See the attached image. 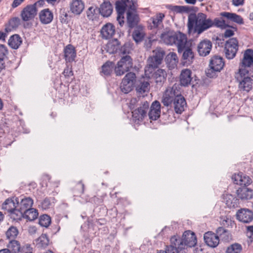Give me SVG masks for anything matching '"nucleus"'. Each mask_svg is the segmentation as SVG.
I'll list each match as a JSON object with an SVG mask.
<instances>
[{"mask_svg": "<svg viewBox=\"0 0 253 253\" xmlns=\"http://www.w3.org/2000/svg\"><path fill=\"white\" fill-rule=\"evenodd\" d=\"M166 7L175 13H182L188 11V7L186 6L168 5Z\"/></svg>", "mask_w": 253, "mask_h": 253, "instance_id": "50", "label": "nucleus"}, {"mask_svg": "<svg viewBox=\"0 0 253 253\" xmlns=\"http://www.w3.org/2000/svg\"><path fill=\"white\" fill-rule=\"evenodd\" d=\"M160 103L158 101H155L152 103L150 111L148 113L149 119L151 120H157L160 117Z\"/></svg>", "mask_w": 253, "mask_h": 253, "instance_id": "22", "label": "nucleus"}, {"mask_svg": "<svg viewBox=\"0 0 253 253\" xmlns=\"http://www.w3.org/2000/svg\"><path fill=\"white\" fill-rule=\"evenodd\" d=\"M59 19L62 23H67L68 14L65 10H61L60 12Z\"/></svg>", "mask_w": 253, "mask_h": 253, "instance_id": "55", "label": "nucleus"}, {"mask_svg": "<svg viewBox=\"0 0 253 253\" xmlns=\"http://www.w3.org/2000/svg\"><path fill=\"white\" fill-rule=\"evenodd\" d=\"M194 59V54L192 50L187 48H186L182 55V63L184 66H188L191 65Z\"/></svg>", "mask_w": 253, "mask_h": 253, "instance_id": "34", "label": "nucleus"}, {"mask_svg": "<svg viewBox=\"0 0 253 253\" xmlns=\"http://www.w3.org/2000/svg\"><path fill=\"white\" fill-rule=\"evenodd\" d=\"M237 29L233 27H231L230 29H226L224 33V37L225 38H229L234 35V32L236 31Z\"/></svg>", "mask_w": 253, "mask_h": 253, "instance_id": "58", "label": "nucleus"}, {"mask_svg": "<svg viewBox=\"0 0 253 253\" xmlns=\"http://www.w3.org/2000/svg\"><path fill=\"white\" fill-rule=\"evenodd\" d=\"M245 0H232V3L235 6H242L244 4Z\"/></svg>", "mask_w": 253, "mask_h": 253, "instance_id": "62", "label": "nucleus"}, {"mask_svg": "<svg viewBox=\"0 0 253 253\" xmlns=\"http://www.w3.org/2000/svg\"><path fill=\"white\" fill-rule=\"evenodd\" d=\"M175 32H168L162 34L161 39L167 44L172 45L175 42L174 39Z\"/></svg>", "mask_w": 253, "mask_h": 253, "instance_id": "40", "label": "nucleus"}, {"mask_svg": "<svg viewBox=\"0 0 253 253\" xmlns=\"http://www.w3.org/2000/svg\"><path fill=\"white\" fill-rule=\"evenodd\" d=\"M33 200L29 197L22 196L18 200V207L24 212L32 208L33 205Z\"/></svg>", "mask_w": 253, "mask_h": 253, "instance_id": "27", "label": "nucleus"}, {"mask_svg": "<svg viewBox=\"0 0 253 253\" xmlns=\"http://www.w3.org/2000/svg\"><path fill=\"white\" fill-rule=\"evenodd\" d=\"M236 216L242 222L250 223L253 220V212L247 209H242L237 212Z\"/></svg>", "mask_w": 253, "mask_h": 253, "instance_id": "17", "label": "nucleus"}, {"mask_svg": "<svg viewBox=\"0 0 253 253\" xmlns=\"http://www.w3.org/2000/svg\"><path fill=\"white\" fill-rule=\"evenodd\" d=\"M232 178L234 183L238 185L246 186L250 184L252 182V180L249 176L241 172L235 174Z\"/></svg>", "mask_w": 253, "mask_h": 253, "instance_id": "25", "label": "nucleus"}, {"mask_svg": "<svg viewBox=\"0 0 253 253\" xmlns=\"http://www.w3.org/2000/svg\"><path fill=\"white\" fill-rule=\"evenodd\" d=\"M22 43L21 38L18 35L11 36L8 40V45L13 49H17Z\"/></svg>", "mask_w": 253, "mask_h": 253, "instance_id": "43", "label": "nucleus"}, {"mask_svg": "<svg viewBox=\"0 0 253 253\" xmlns=\"http://www.w3.org/2000/svg\"><path fill=\"white\" fill-rule=\"evenodd\" d=\"M136 81V75L134 73L129 72L127 73L122 80L120 88L122 92L128 93L131 91Z\"/></svg>", "mask_w": 253, "mask_h": 253, "instance_id": "9", "label": "nucleus"}, {"mask_svg": "<svg viewBox=\"0 0 253 253\" xmlns=\"http://www.w3.org/2000/svg\"><path fill=\"white\" fill-rule=\"evenodd\" d=\"M225 63L223 58L218 55H214L210 60L209 68L206 71L207 77L213 78L216 76V72H220L224 67Z\"/></svg>", "mask_w": 253, "mask_h": 253, "instance_id": "5", "label": "nucleus"}, {"mask_svg": "<svg viewBox=\"0 0 253 253\" xmlns=\"http://www.w3.org/2000/svg\"><path fill=\"white\" fill-rule=\"evenodd\" d=\"M153 55L148 59L147 62L151 66L157 68L162 63L165 55V52L161 48L153 50Z\"/></svg>", "mask_w": 253, "mask_h": 253, "instance_id": "15", "label": "nucleus"}, {"mask_svg": "<svg viewBox=\"0 0 253 253\" xmlns=\"http://www.w3.org/2000/svg\"><path fill=\"white\" fill-rule=\"evenodd\" d=\"M51 223V218L47 214H43L40 216L39 219V224L41 226L47 227Z\"/></svg>", "mask_w": 253, "mask_h": 253, "instance_id": "51", "label": "nucleus"}, {"mask_svg": "<svg viewBox=\"0 0 253 253\" xmlns=\"http://www.w3.org/2000/svg\"><path fill=\"white\" fill-rule=\"evenodd\" d=\"M145 36L143 28L139 26L136 28L132 34L134 40L136 42H141Z\"/></svg>", "mask_w": 253, "mask_h": 253, "instance_id": "41", "label": "nucleus"}, {"mask_svg": "<svg viewBox=\"0 0 253 253\" xmlns=\"http://www.w3.org/2000/svg\"><path fill=\"white\" fill-rule=\"evenodd\" d=\"M18 234V230L16 227L13 226L10 227L6 232V237L9 239L15 238L17 236Z\"/></svg>", "mask_w": 253, "mask_h": 253, "instance_id": "53", "label": "nucleus"}, {"mask_svg": "<svg viewBox=\"0 0 253 253\" xmlns=\"http://www.w3.org/2000/svg\"><path fill=\"white\" fill-rule=\"evenodd\" d=\"M166 61L169 68H174L178 62V58L176 54L173 52L169 53L166 57Z\"/></svg>", "mask_w": 253, "mask_h": 253, "instance_id": "39", "label": "nucleus"}, {"mask_svg": "<svg viewBox=\"0 0 253 253\" xmlns=\"http://www.w3.org/2000/svg\"><path fill=\"white\" fill-rule=\"evenodd\" d=\"M215 26L221 29H226V28L229 27V26L227 24L225 21L223 19H219V18H215L212 20V27Z\"/></svg>", "mask_w": 253, "mask_h": 253, "instance_id": "49", "label": "nucleus"}, {"mask_svg": "<svg viewBox=\"0 0 253 253\" xmlns=\"http://www.w3.org/2000/svg\"><path fill=\"white\" fill-rule=\"evenodd\" d=\"M249 70L238 69L235 73V78L239 83V88L243 91H250L253 88V80L249 77Z\"/></svg>", "mask_w": 253, "mask_h": 253, "instance_id": "3", "label": "nucleus"}, {"mask_svg": "<svg viewBox=\"0 0 253 253\" xmlns=\"http://www.w3.org/2000/svg\"><path fill=\"white\" fill-rule=\"evenodd\" d=\"M239 49V42L236 38H232L225 43L224 52L225 57L229 60L234 58Z\"/></svg>", "mask_w": 253, "mask_h": 253, "instance_id": "7", "label": "nucleus"}, {"mask_svg": "<svg viewBox=\"0 0 253 253\" xmlns=\"http://www.w3.org/2000/svg\"><path fill=\"white\" fill-rule=\"evenodd\" d=\"M63 74L65 76H72L73 75V72L68 67H67L64 70Z\"/></svg>", "mask_w": 253, "mask_h": 253, "instance_id": "64", "label": "nucleus"}, {"mask_svg": "<svg viewBox=\"0 0 253 253\" xmlns=\"http://www.w3.org/2000/svg\"><path fill=\"white\" fill-rule=\"evenodd\" d=\"M137 102V100L136 98H132L129 103V107L130 109H133L135 104Z\"/></svg>", "mask_w": 253, "mask_h": 253, "instance_id": "63", "label": "nucleus"}, {"mask_svg": "<svg viewBox=\"0 0 253 253\" xmlns=\"http://www.w3.org/2000/svg\"><path fill=\"white\" fill-rule=\"evenodd\" d=\"M212 43L208 40L201 41L198 45V51L200 55L206 56L208 55L211 50Z\"/></svg>", "mask_w": 253, "mask_h": 253, "instance_id": "20", "label": "nucleus"}, {"mask_svg": "<svg viewBox=\"0 0 253 253\" xmlns=\"http://www.w3.org/2000/svg\"><path fill=\"white\" fill-rule=\"evenodd\" d=\"M174 109L176 113L181 114L187 107L186 100L183 96L179 95L174 99Z\"/></svg>", "mask_w": 253, "mask_h": 253, "instance_id": "24", "label": "nucleus"}, {"mask_svg": "<svg viewBox=\"0 0 253 253\" xmlns=\"http://www.w3.org/2000/svg\"><path fill=\"white\" fill-rule=\"evenodd\" d=\"M170 250L172 253H178L185 246L194 247L197 244V238L195 233L190 231H185L182 238L174 236L170 239Z\"/></svg>", "mask_w": 253, "mask_h": 253, "instance_id": "2", "label": "nucleus"}, {"mask_svg": "<svg viewBox=\"0 0 253 253\" xmlns=\"http://www.w3.org/2000/svg\"><path fill=\"white\" fill-rule=\"evenodd\" d=\"M204 240L206 244L211 248H215L219 243L218 236L215 233L209 231L204 234Z\"/></svg>", "mask_w": 253, "mask_h": 253, "instance_id": "18", "label": "nucleus"}, {"mask_svg": "<svg viewBox=\"0 0 253 253\" xmlns=\"http://www.w3.org/2000/svg\"><path fill=\"white\" fill-rule=\"evenodd\" d=\"M125 2V9L126 12L127 23L130 28H133L138 22L139 18L133 0H123Z\"/></svg>", "mask_w": 253, "mask_h": 253, "instance_id": "4", "label": "nucleus"}, {"mask_svg": "<svg viewBox=\"0 0 253 253\" xmlns=\"http://www.w3.org/2000/svg\"><path fill=\"white\" fill-rule=\"evenodd\" d=\"M220 15L239 24L244 23V21L242 17L236 13L229 12H222L220 13Z\"/></svg>", "mask_w": 253, "mask_h": 253, "instance_id": "36", "label": "nucleus"}, {"mask_svg": "<svg viewBox=\"0 0 253 253\" xmlns=\"http://www.w3.org/2000/svg\"><path fill=\"white\" fill-rule=\"evenodd\" d=\"M153 55L148 59L147 62L151 66L157 68L162 63L165 55V52L161 48L153 50Z\"/></svg>", "mask_w": 253, "mask_h": 253, "instance_id": "14", "label": "nucleus"}, {"mask_svg": "<svg viewBox=\"0 0 253 253\" xmlns=\"http://www.w3.org/2000/svg\"><path fill=\"white\" fill-rule=\"evenodd\" d=\"M96 9L93 6L89 7L86 11V16L89 20H93L95 18Z\"/></svg>", "mask_w": 253, "mask_h": 253, "instance_id": "54", "label": "nucleus"}, {"mask_svg": "<svg viewBox=\"0 0 253 253\" xmlns=\"http://www.w3.org/2000/svg\"><path fill=\"white\" fill-rule=\"evenodd\" d=\"M36 245L38 248H45L49 244V240L47 236L42 234L36 240Z\"/></svg>", "mask_w": 253, "mask_h": 253, "instance_id": "47", "label": "nucleus"}, {"mask_svg": "<svg viewBox=\"0 0 253 253\" xmlns=\"http://www.w3.org/2000/svg\"><path fill=\"white\" fill-rule=\"evenodd\" d=\"M179 84H174L171 87H168L163 95L162 103L165 106H169L174 101V99L181 95Z\"/></svg>", "mask_w": 253, "mask_h": 253, "instance_id": "6", "label": "nucleus"}, {"mask_svg": "<svg viewBox=\"0 0 253 253\" xmlns=\"http://www.w3.org/2000/svg\"><path fill=\"white\" fill-rule=\"evenodd\" d=\"M223 202L230 208H235L238 206V200L233 195L229 194L223 195Z\"/></svg>", "mask_w": 253, "mask_h": 253, "instance_id": "35", "label": "nucleus"}, {"mask_svg": "<svg viewBox=\"0 0 253 253\" xmlns=\"http://www.w3.org/2000/svg\"><path fill=\"white\" fill-rule=\"evenodd\" d=\"M253 65V50L246 49L243 54V58L239 63V69L248 70V68Z\"/></svg>", "mask_w": 253, "mask_h": 253, "instance_id": "12", "label": "nucleus"}, {"mask_svg": "<svg viewBox=\"0 0 253 253\" xmlns=\"http://www.w3.org/2000/svg\"><path fill=\"white\" fill-rule=\"evenodd\" d=\"M165 17V14L163 13H157L150 19V26L151 29L160 27L163 25V21Z\"/></svg>", "mask_w": 253, "mask_h": 253, "instance_id": "26", "label": "nucleus"}, {"mask_svg": "<svg viewBox=\"0 0 253 253\" xmlns=\"http://www.w3.org/2000/svg\"><path fill=\"white\" fill-rule=\"evenodd\" d=\"M156 68L155 67L151 66L150 64L148 62L147 65L145 68V74L146 76H149L151 74L154 69Z\"/></svg>", "mask_w": 253, "mask_h": 253, "instance_id": "60", "label": "nucleus"}, {"mask_svg": "<svg viewBox=\"0 0 253 253\" xmlns=\"http://www.w3.org/2000/svg\"><path fill=\"white\" fill-rule=\"evenodd\" d=\"M8 53L6 47L3 44H0V59H4Z\"/></svg>", "mask_w": 253, "mask_h": 253, "instance_id": "57", "label": "nucleus"}, {"mask_svg": "<svg viewBox=\"0 0 253 253\" xmlns=\"http://www.w3.org/2000/svg\"><path fill=\"white\" fill-rule=\"evenodd\" d=\"M115 33V27L111 23L105 24L100 30V34L103 39H108L112 38Z\"/></svg>", "mask_w": 253, "mask_h": 253, "instance_id": "21", "label": "nucleus"}, {"mask_svg": "<svg viewBox=\"0 0 253 253\" xmlns=\"http://www.w3.org/2000/svg\"><path fill=\"white\" fill-rule=\"evenodd\" d=\"M113 12V6L109 1H104L99 8V12L103 17L110 16Z\"/></svg>", "mask_w": 253, "mask_h": 253, "instance_id": "33", "label": "nucleus"}, {"mask_svg": "<svg viewBox=\"0 0 253 253\" xmlns=\"http://www.w3.org/2000/svg\"><path fill=\"white\" fill-rule=\"evenodd\" d=\"M247 234L248 237L251 239V241H253V225L247 227Z\"/></svg>", "mask_w": 253, "mask_h": 253, "instance_id": "61", "label": "nucleus"}, {"mask_svg": "<svg viewBox=\"0 0 253 253\" xmlns=\"http://www.w3.org/2000/svg\"><path fill=\"white\" fill-rule=\"evenodd\" d=\"M37 3L27 5L21 12V17L24 21H29L33 19L37 14Z\"/></svg>", "mask_w": 253, "mask_h": 253, "instance_id": "11", "label": "nucleus"}, {"mask_svg": "<svg viewBox=\"0 0 253 253\" xmlns=\"http://www.w3.org/2000/svg\"><path fill=\"white\" fill-rule=\"evenodd\" d=\"M9 215L13 220H20L22 218H24V211L21 210L19 208L18 209H14L12 211L9 212Z\"/></svg>", "mask_w": 253, "mask_h": 253, "instance_id": "45", "label": "nucleus"}, {"mask_svg": "<svg viewBox=\"0 0 253 253\" xmlns=\"http://www.w3.org/2000/svg\"><path fill=\"white\" fill-rule=\"evenodd\" d=\"M131 47L129 43H125L120 49V53L126 54L129 53Z\"/></svg>", "mask_w": 253, "mask_h": 253, "instance_id": "56", "label": "nucleus"}, {"mask_svg": "<svg viewBox=\"0 0 253 253\" xmlns=\"http://www.w3.org/2000/svg\"><path fill=\"white\" fill-rule=\"evenodd\" d=\"M39 18L42 24H47L52 21L53 14L48 8H45L41 10L39 13Z\"/></svg>", "mask_w": 253, "mask_h": 253, "instance_id": "29", "label": "nucleus"}, {"mask_svg": "<svg viewBox=\"0 0 253 253\" xmlns=\"http://www.w3.org/2000/svg\"><path fill=\"white\" fill-rule=\"evenodd\" d=\"M174 39V44L177 45L178 52H182L187 42L186 35L180 32H175Z\"/></svg>", "mask_w": 253, "mask_h": 253, "instance_id": "19", "label": "nucleus"}, {"mask_svg": "<svg viewBox=\"0 0 253 253\" xmlns=\"http://www.w3.org/2000/svg\"><path fill=\"white\" fill-rule=\"evenodd\" d=\"M238 197L242 200H249L252 198L253 191L247 187L240 188L237 190Z\"/></svg>", "mask_w": 253, "mask_h": 253, "instance_id": "37", "label": "nucleus"}, {"mask_svg": "<svg viewBox=\"0 0 253 253\" xmlns=\"http://www.w3.org/2000/svg\"><path fill=\"white\" fill-rule=\"evenodd\" d=\"M24 218L30 221L36 219L38 216V211L32 208L24 211Z\"/></svg>", "mask_w": 253, "mask_h": 253, "instance_id": "46", "label": "nucleus"}, {"mask_svg": "<svg viewBox=\"0 0 253 253\" xmlns=\"http://www.w3.org/2000/svg\"><path fill=\"white\" fill-rule=\"evenodd\" d=\"M242 247L239 244H234L227 248L226 253H240L242 251Z\"/></svg>", "mask_w": 253, "mask_h": 253, "instance_id": "52", "label": "nucleus"}, {"mask_svg": "<svg viewBox=\"0 0 253 253\" xmlns=\"http://www.w3.org/2000/svg\"><path fill=\"white\" fill-rule=\"evenodd\" d=\"M18 198L14 197L8 198L2 204V209L9 213L18 206Z\"/></svg>", "mask_w": 253, "mask_h": 253, "instance_id": "30", "label": "nucleus"}, {"mask_svg": "<svg viewBox=\"0 0 253 253\" xmlns=\"http://www.w3.org/2000/svg\"><path fill=\"white\" fill-rule=\"evenodd\" d=\"M120 44L117 39L109 41L105 45V49L110 54H113L117 52L120 49Z\"/></svg>", "mask_w": 253, "mask_h": 253, "instance_id": "38", "label": "nucleus"}, {"mask_svg": "<svg viewBox=\"0 0 253 253\" xmlns=\"http://www.w3.org/2000/svg\"><path fill=\"white\" fill-rule=\"evenodd\" d=\"M192 72L189 69H186L181 71L180 75V83L181 85L186 86L190 84L191 80Z\"/></svg>", "mask_w": 253, "mask_h": 253, "instance_id": "31", "label": "nucleus"}, {"mask_svg": "<svg viewBox=\"0 0 253 253\" xmlns=\"http://www.w3.org/2000/svg\"><path fill=\"white\" fill-rule=\"evenodd\" d=\"M150 89V84L147 81L140 82L136 87V90L139 94H142L149 91Z\"/></svg>", "mask_w": 253, "mask_h": 253, "instance_id": "48", "label": "nucleus"}, {"mask_svg": "<svg viewBox=\"0 0 253 253\" xmlns=\"http://www.w3.org/2000/svg\"><path fill=\"white\" fill-rule=\"evenodd\" d=\"M149 106L147 101L144 102L141 106L132 112V120L136 124H140L146 116V113Z\"/></svg>", "mask_w": 253, "mask_h": 253, "instance_id": "10", "label": "nucleus"}, {"mask_svg": "<svg viewBox=\"0 0 253 253\" xmlns=\"http://www.w3.org/2000/svg\"><path fill=\"white\" fill-rule=\"evenodd\" d=\"M212 20L207 18L203 13L191 14L188 16L187 27L189 34H197L200 35L206 30L212 27Z\"/></svg>", "mask_w": 253, "mask_h": 253, "instance_id": "1", "label": "nucleus"}, {"mask_svg": "<svg viewBox=\"0 0 253 253\" xmlns=\"http://www.w3.org/2000/svg\"><path fill=\"white\" fill-rule=\"evenodd\" d=\"M7 247L11 253H22L27 249V245L22 247L20 243L15 240L9 241Z\"/></svg>", "mask_w": 253, "mask_h": 253, "instance_id": "28", "label": "nucleus"}, {"mask_svg": "<svg viewBox=\"0 0 253 253\" xmlns=\"http://www.w3.org/2000/svg\"><path fill=\"white\" fill-rule=\"evenodd\" d=\"M125 2L123 0L118 1L116 3V9L118 13L117 19L121 27L124 25L125 23L124 16L125 12Z\"/></svg>", "mask_w": 253, "mask_h": 253, "instance_id": "23", "label": "nucleus"}, {"mask_svg": "<svg viewBox=\"0 0 253 253\" xmlns=\"http://www.w3.org/2000/svg\"><path fill=\"white\" fill-rule=\"evenodd\" d=\"M132 60L130 56L126 55L123 57L114 69L116 74L117 76L123 75L132 68Z\"/></svg>", "mask_w": 253, "mask_h": 253, "instance_id": "8", "label": "nucleus"}, {"mask_svg": "<svg viewBox=\"0 0 253 253\" xmlns=\"http://www.w3.org/2000/svg\"><path fill=\"white\" fill-rule=\"evenodd\" d=\"M153 55L148 59L147 62L151 66L157 68L162 63L165 55V52L161 48L153 50Z\"/></svg>", "mask_w": 253, "mask_h": 253, "instance_id": "13", "label": "nucleus"}, {"mask_svg": "<svg viewBox=\"0 0 253 253\" xmlns=\"http://www.w3.org/2000/svg\"><path fill=\"white\" fill-rule=\"evenodd\" d=\"M51 205V203L49 199L47 198L44 199L41 203L40 206L43 210L49 209Z\"/></svg>", "mask_w": 253, "mask_h": 253, "instance_id": "59", "label": "nucleus"}, {"mask_svg": "<svg viewBox=\"0 0 253 253\" xmlns=\"http://www.w3.org/2000/svg\"><path fill=\"white\" fill-rule=\"evenodd\" d=\"M167 73L165 70L159 69L154 74V78L157 84H162L166 79Z\"/></svg>", "mask_w": 253, "mask_h": 253, "instance_id": "42", "label": "nucleus"}, {"mask_svg": "<svg viewBox=\"0 0 253 253\" xmlns=\"http://www.w3.org/2000/svg\"><path fill=\"white\" fill-rule=\"evenodd\" d=\"M114 68V64L112 62L107 61L102 66L101 75L108 76L111 75Z\"/></svg>", "mask_w": 253, "mask_h": 253, "instance_id": "44", "label": "nucleus"}, {"mask_svg": "<svg viewBox=\"0 0 253 253\" xmlns=\"http://www.w3.org/2000/svg\"><path fill=\"white\" fill-rule=\"evenodd\" d=\"M84 7L85 3L83 0H72L69 3L70 11L74 16L80 15Z\"/></svg>", "mask_w": 253, "mask_h": 253, "instance_id": "16", "label": "nucleus"}, {"mask_svg": "<svg viewBox=\"0 0 253 253\" xmlns=\"http://www.w3.org/2000/svg\"><path fill=\"white\" fill-rule=\"evenodd\" d=\"M64 58L68 62H72L74 61L76 57V52L74 47L69 44L67 45L64 50Z\"/></svg>", "mask_w": 253, "mask_h": 253, "instance_id": "32", "label": "nucleus"}]
</instances>
